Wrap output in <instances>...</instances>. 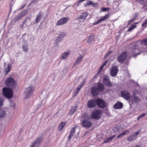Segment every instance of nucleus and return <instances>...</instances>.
Here are the masks:
<instances>
[{
    "label": "nucleus",
    "instance_id": "nucleus-1",
    "mask_svg": "<svg viewBox=\"0 0 147 147\" xmlns=\"http://www.w3.org/2000/svg\"><path fill=\"white\" fill-rule=\"evenodd\" d=\"M103 113L102 110L97 109L93 112L91 115V118L94 119L98 120L100 119Z\"/></svg>",
    "mask_w": 147,
    "mask_h": 147
},
{
    "label": "nucleus",
    "instance_id": "nucleus-2",
    "mask_svg": "<svg viewBox=\"0 0 147 147\" xmlns=\"http://www.w3.org/2000/svg\"><path fill=\"white\" fill-rule=\"evenodd\" d=\"M3 92L4 96L8 99L11 98L13 96V92L12 90L7 88H3Z\"/></svg>",
    "mask_w": 147,
    "mask_h": 147
},
{
    "label": "nucleus",
    "instance_id": "nucleus-3",
    "mask_svg": "<svg viewBox=\"0 0 147 147\" xmlns=\"http://www.w3.org/2000/svg\"><path fill=\"white\" fill-rule=\"evenodd\" d=\"M34 90V88L32 86H30L26 88L24 92V98H29L32 95Z\"/></svg>",
    "mask_w": 147,
    "mask_h": 147
},
{
    "label": "nucleus",
    "instance_id": "nucleus-4",
    "mask_svg": "<svg viewBox=\"0 0 147 147\" xmlns=\"http://www.w3.org/2000/svg\"><path fill=\"white\" fill-rule=\"evenodd\" d=\"M6 85L11 88H13L16 86V84L14 79L12 78H8L5 82Z\"/></svg>",
    "mask_w": 147,
    "mask_h": 147
},
{
    "label": "nucleus",
    "instance_id": "nucleus-5",
    "mask_svg": "<svg viewBox=\"0 0 147 147\" xmlns=\"http://www.w3.org/2000/svg\"><path fill=\"white\" fill-rule=\"evenodd\" d=\"M96 105L98 107L101 109L104 108L106 106V103L105 101L99 98H97L96 99Z\"/></svg>",
    "mask_w": 147,
    "mask_h": 147
},
{
    "label": "nucleus",
    "instance_id": "nucleus-6",
    "mask_svg": "<svg viewBox=\"0 0 147 147\" xmlns=\"http://www.w3.org/2000/svg\"><path fill=\"white\" fill-rule=\"evenodd\" d=\"M28 12V10L25 9L20 12L14 18V21H16L20 19L21 18L26 15L27 13Z\"/></svg>",
    "mask_w": 147,
    "mask_h": 147
},
{
    "label": "nucleus",
    "instance_id": "nucleus-7",
    "mask_svg": "<svg viewBox=\"0 0 147 147\" xmlns=\"http://www.w3.org/2000/svg\"><path fill=\"white\" fill-rule=\"evenodd\" d=\"M127 52L126 51L123 52L118 57L117 59L120 63H123L127 57Z\"/></svg>",
    "mask_w": 147,
    "mask_h": 147
},
{
    "label": "nucleus",
    "instance_id": "nucleus-8",
    "mask_svg": "<svg viewBox=\"0 0 147 147\" xmlns=\"http://www.w3.org/2000/svg\"><path fill=\"white\" fill-rule=\"evenodd\" d=\"M96 105V99H91L89 100L87 103V105L89 108L95 107Z\"/></svg>",
    "mask_w": 147,
    "mask_h": 147
},
{
    "label": "nucleus",
    "instance_id": "nucleus-9",
    "mask_svg": "<svg viewBox=\"0 0 147 147\" xmlns=\"http://www.w3.org/2000/svg\"><path fill=\"white\" fill-rule=\"evenodd\" d=\"M121 96L127 100H128L130 99L131 95L129 93L126 91H123L121 92Z\"/></svg>",
    "mask_w": 147,
    "mask_h": 147
},
{
    "label": "nucleus",
    "instance_id": "nucleus-10",
    "mask_svg": "<svg viewBox=\"0 0 147 147\" xmlns=\"http://www.w3.org/2000/svg\"><path fill=\"white\" fill-rule=\"evenodd\" d=\"M118 71L117 66H113L111 71V75L112 77L115 76L117 74Z\"/></svg>",
    "mask_w": 147,
    "mask_h": 147
},
{
    "label": "nucleus",
    "instance_id": "nucleus-11",
    "mask_svg": "<svg viewBox=\"0 0 147 147\" xmlns=\"http://www.w3.org/2000/svg\"><path fill=\"white\" fill-rule=\"evenodd\" d=\"M91 91L92 96L94 97L97 96L99 94V92H100L97 88L94 86L91 87Z\"/></svg>",
    "mask_w": 147,
    "mask_h": 147
},
{
    "label": "nucleus",
    "instance_id": "nucleus-12",
    "mask_svg": "<svg viewBox=\"0 0 147 147\" xmlns=\"http://www.w3.org/2000/svg\"><path fill=\"white\" fill-rule=\"evenodd\" d=\"M140 99L138 97L136 96L135 95L132 96L131 97V98L129 101L131 102L132 103H137L140 101Z\"/></svg>",
    "mask_w": 147,
    "mask_h": 147
},
{
    "label": "nucleus",
    "instance_id": "nucleus-13",
    "mask_svg": "<svg viewBox=\"0 0 147 147\" xmlns=\"http://www.w3.org/2000/svg\"><path fill=\"white\" fill-rule=\"evenodd\" d=\"M82 125L84 127L89 128L91 126L92 123L90 121L86 120L82 122Z\"/></svg>",
    "mask_w": 147,
    "mask_h": 147
},
{
    "label": "nucleus",
    "instance_id": "nucleus-14",
    "mask_svg": "<svg viewBox=\"0 0 147 147\" xmlns=\"http://www.w3.org/2000/svg\"><path fill=\"white\" fill-rule=\"evenodd\" d=\"M68 20V19L67 18L64 17L61 18L58 21L57 23L56 24V25L59 26L63 25L67 23Z\"/></svg>",
    "mask_w": 147,
    "mask_h": 147
},
{
    "label": "nucleus",
    "instance_id": "nucleus-15",
    "mask_svg": "<svg viewBox=\"0 0 147 147\" xmlns=\"http://www.w3.org/2000/svg\"><path fill=\"white\" fill-rule=\"evenodd\" d=\"M103 82L107 86L110 87L112 86V84L110 82L109 77L107 76L104 77Z\"/></svg>",
    "mask_w": 147,
    "mask_h": 147
},
{
    "label": "nucleus",
    "instance_id": "nucleus-16",
    "mask_svg": "<svg viewBox=\"0 0 147 147\" xmlns=\"http://www.w3.org/2000/svg\"><path fill=\"white\" fill-rule=\"evenodd\" d=\"M84 82H83L78 86L77 89L75 90L73 93L74 96H75L77 95V94L79 92V91L84 85Z\"/></svg>",
    "mask_w": 147,
    "mask_h": 147
},
{
    "label": "nucleus",
    "instance_id": "nucleus-17",
    "mask_svg": "<svg viewBox=\"0 0 147 147\" xmlns=\"http://www.w3.org/2000/svg\"><path fill=\"white\" fill-rule=\"evenodd\" d=\"M42 141V138H37L32 143L37 147H39L40 146Z\"/></svg>",
    "mask_w": 147,
    "mask_h": 147
},
{
    "label": "nucleus",
    "instance_id": "nucleus-18",
    "mask_svg": "<svg viewBox=\"0 0 147 147\" xmlns=\"http://www.w3.org/2000/svg\"><path fill=\"white\" fill-rule=\"evenodd\" d=\"M123 107V104L119 102H117L113 106V108L115 109H120Z\"/></svg>",
    "mask_w": 147,
    "mask_h": 147
},
{
    "label": "nucleus",
    "instance_id": "nucleus-19",
    "mask_svg": "<svg viewBox=\"0 0 147 147\" xmlns=\"http://www.w3.org/2000/svg\"><path fill=\"white\" fill-rule=\"evenodd\" d=\"M76 127H74L72 128L71 129L70 132V135L68 136V140L69 141L71 139L72 137L74 136V134L76 132V130H75V128Z\"/></svg>",
    "mask_w": 147,
    "mask_h": 147
},
{
    "label": "nucleus",
    "instance_id": "nucleus-20",
    "mask_svg": "<svg viewBox=\"0 0 147 147\" xmlns=\"http://www.w3.org/2000/svg\"><path fill=\"white\" fill-rule=\"evenodd\" d=\"M97 88L100 92H102L103 90L104 86L101 83H98Z\"/></svg>",
    "mask_w": 147,
    "mask_h": 147
},
{
    "label": "nucleus",
    "instance_id": "nucleus-21",
    "mask_svg": "<svg viewBox=\"0 0 147 147\" xmlns=\"http://www.w3.org/2000/svg\"><path fill=\"white\" fill-rule=\"evenodd\" d=\"M88 16L87 13L86 12H83L81 15L78 18V20L83 19L84 20Z\"/></svg>",
    "mask_w": 147,
    "mask_h": 147
},
{
    "label": "nucleus",
    "instance_id": "nucleus-22",
    "mask_svg": "<svg viewBox=\"0 0 147 147\" xmlns=\"http://www.w3.org/2000/svg\"><path fill=\"white\" fill-rule=\"evenodd\" d=\"M82 58L83 56L81 55H80V56L78 57L74 63V65H76L78 64L79 62L81 61Z\"/></svg>",
    "mask_w": 147,
    "mask_h": 147
},
{
    "label": "nucleus",
    "instance_id": "nucleus-23",
    "mask_svg": "<svg viewBox=\"0 0 147 147\" xmlns=\"http://www.w3.org/2000/svg\"><path fill=\"white\" fill-rule=\"evenodd\" d=\"M65 125V123L61 122L60 124H59L58 127L59 130L60 131H61L63 129Z\"/></svg>",
    "mask_w": 147,
    "mask_h": 147
},
{
    "label": "nucleus",
    "instance_id": "nucleus-24",
    "mask_svg": "<svg viewBox=\"0 0 147 147\" xmlns=\"http://www.w3.org/2000/svg\"><path fill=\"white\" fill-rule=\"evenodd\" d=\"M115 136V135H113L112 137L107 138L105 139L104 141L105 143H106L111 141L114 137Z\"/></svg>",
    "mask_w": 147,
    "mask_h": 147
},
{
    "label": "nucleus",
    "instance_id": "nucleus-25",
    "mask_svg": "<svg viewBox=\"0 0 147 147\" xmlns=\"http://www.w3.org/2000/svg\"><path fill=\"white\" fill-rule=\"evenodd\" d=\"M69 52H65L62 55V56L61 57V59H65L67 56L69 54Z\"/></svg>",
    "mask_w": 147,
    "mask_h": 147
},
{
    "label": "nucleus",
    "instance_id": "nucleus-26",
    "mask_svg": "<svg viewBox=\"0 0 147 147\" xmlns=\"http://www.w3.org/2000/svg\"><path fill=\"white\" fill-rule=\"evenodd\" d=\"M138 51V50L137 49H135L133 51H131V52L133 54V57H136L137 55L140 54V53H136Z\"/></svg>",
    "mask_w": 147,
    "mask_h": 147
},
{
    "label": "nucleus",
    "instance_id": "nucleus-27",
    "mask_svg": "<svg viewBox=\"0 0 147 147\" xmlns=\"http://www.w3.org/2000/svg\"><path fill=\"white\" fill-rule=\"evenodd\" d=\"M41 13H39V15L37 16L36 19V23L38 22L42 17V15L40 14Z\"/></svg>",
    "mask_w": 147,
    "mask_h": 147
},
{
    "label": "nucleus",
    "instance_id": "nucleus-28",
    "mask_svg": "<svg viewBox=\"0 0 147 147\" xmlns=\"http://www.w3.org/2000/svg\"><path fill=\"white\" fill-rule=\"evenodd\" d=\"M76 109L75 107H72L69 111V115H71L73 114L76 111Z\"/></svg>",
    "mask_w": 147,
    "mask_h": 147
},
{
    "label": "nucleus",
    "instance_id": "nucleus-29",
    "mask_svg": "<svg viewBox=\"0 0 147 147\" xmlns=\"http://www.w3.org/2000/svg\"><path fill=\"white\" fill-rule=\"evenodd\" d=\"M109 17V14H107L105 15V16H103L102 18L100 19L101 21H104L106 20Z\"/></svg>",
    "mask_w": 147,
    "mask_h": 147
},
{
    "label": "nucleus",
    "instance_id": "nucleus-30",
    "mask_svg": "<svg viewBox=\"0 0 147 147\" xmlns=\"http://www.w3.org/2000/svg\"><path fill=\"white\" fill-rule=\"evenodd\" d=\"M135 139L134 137L131 134L128 137L127 139V140L128 141L131 142L134 141Z\"/></svg>",
    "mask_w": 147,
    "mask_h": 147
},
{
    "label": "nucleus",
    "instance_id": "nucleus-31",
    "mask_svg": "<svg viewBox=\"0 0 147 147\" xmlns=\"http://www.w3.org/2000/svg\"><path fill=\"white\" fill-rule=\"evenodd\" d=\"M11 68V65L10 64H9L7 67L5 71H6V74H7L10 71Z\"/></svg>",
    "mask_w": 147,
    "mask_h": 147
},
{
    "label": "nucleus",
    "instance_id": "nucleus-32",
    "mask_svg": "<svg viewBox=\"0 0 147 147\" xmlns=\"http://www.w3.org/2000/svg\"><path fill=\"white\" fill-rule=\"evenodd\" d=\"M5 112L4 111H1L0 112V119L5 117Z\"/></svg>",
    "mask_w": 147,
    "mask_h": 147
},
{
    "label": "nucleus",
    "instance_id": "nucleus-33",
    "mask_svg": "<svg viewBox=\"0 0 147 147\" xmlns=\"http://www.w3.org/2000/svg\"><path fill=\"white\" fill-rule=\"evenodd\" d=\"M23 50L25 52H27L28 50V48L27 46L26 45H23L22 46Z\"/></svg>",
    "mask_w": 147,
    "mask_h": 147
},
{
    "label": "nucleus",
    "instance_id": "nucleus-34",
    "mask_svg": "<svg viewBox=\"0 0 147 147\" xmlns=\"http://www.w3.org/2000/svg\"><path fill=\"white\" fill-rule=\"evenodd\" d=\"M141 43L144 45H147V38L141 40Z\"/></svg>",
    "mask_w": 147,
    "mask_h": 147
},
{
    "label": "nucleus",
    "instance_id": "nucleus-35",
    "mask_svg": "<svg viewBox=\"0 0 147 147\" xmlns=\"http://www.w3.org/2000/svg\"><path fill=\"white\" fill-rule=\"evenodd\" d=\"M140 132L141 130H139L136 132H133L131 134L134 137L135 136L138 135Z\"/></svg>",
    "mask_w": 147,
    "mask_h": 147
},
{
    "label": "nucleus",
    "instance_id": "nucleus-36",
    "mask_svg": "<svg viewBox=\"0 0 147 147\" xmlns=\"http://www.w3.org/2000/svg\"><path fill=\"white\" fill-rule=\"evenodd\" d=\"M62 40V38L58 36L56 38L55 40L56 44H58Z\"/></svg>",
    "mask_w": 147,
    "mask_h": 147
},
{
    "label": "nucleus",
    "instance_id": "nucleus-37",
    "mask_svg": "<svg viewBox=\"0 0 147 147\" xmlns=\"http://www.w3.org/2000/svg\"><path fill=\"white\" fill-rule=\"evenodd\" d=\"M94 36H90L88 38V39L87 42L88 43H90V42L92 41L94 39Z\"/></svg>",
    "mask_w": 147,
    "mask_h": 147
},
{
    "label": "nucleus",
    "instance_id": "nucleus-38",
    "mask_svg": "<svg viewBox=\"0 0 147 147\" xmlns=\"http://www.w3.org/2000/svg\"><path fill=\"white\" fill-rule=\"evenodd\" d=\"M83 117L85 118L86 119H90L91 118V117H90L89 116L87 113H84L83 115Z\"/></svg>",
    "mask_w": 147,
    "mask_h": 147
},
{
    "label": "nucleus",
    "instance_id": "nucleus-39",
    "mask_svg": "<svg viewBox=\"0 0 147 147\" xmlns=\"http://www.w3.org/2000/svg\"><path fill=\"white\" fill-rule=\"evenodd\" d=\"M129 131L128 130H126L122 133H121V135L122 136H124L126 134H128L129 133Z\"/></svg>",
    "mask_w": 147,
    "mask_h": 147
},
{
    "label": "nucleus",
    "instance_id": "nucleus-40",
    "mask_svg": "<svg viewBox=\"0 0 147 147\" xmlns=\"http://www.w3.org/2000/svg\"><path fill=\"white\" fill-rule=\"evenodd\" d=\"M136 27V25H134L133 26H131L130 27V28H128V31L130 32L133 29H134V28Z\"/></svg>",
    "mask_w": 147,
    "mask_h": 147
},
{
    "label": "nucleus",
    "instance_id": "nucleus-41",
    "mask_svg": "<svg viewBox=\"0 0 147 147\" xmlns=\"http://www.w3.org/2000/svg\"><path fill=\"white\" fill-rule=\"evenodd\" d=\"M109 9V8H106L105 7H103L101 8V11L102 12L108 10Z\"/></svg>",
    "mask_w": 147,
    "mask_h": 147
},
{
    "label": "nucleus",
    "instance_id": "nucleus-42",
    "mask_svg": "<svg viewBox=\"0 0 147 147\" xmlns=\"http://www.w3.org/2000/svg\"><path fill=\"white\" fill-rule=\"evenodd\" d=\"M66 35V34L64 33H62L59 36V37L61 38L64 37Z\"/></svg>",
    "mask_w": 147,
    "mask_h": 147
},
{
    "label": "nucleus",
    "instance_id": "nucleus-43",
    "mask_svg": "<svg viewBox=\"0 0 147 147\" xmlns=\"http://www.w3.org/2000/svg\"><path fill=\"white\" fill-rule=\"evenodd\" d=\"M92 2L91 1H88L86 2V5H92Z\"/></svg>",
    "mask_w": 147,
    "mask_h": 147
},
{
    "label": "nucleus",
    "instance_id": "nucleus-44",
    "mask_svg": "<svg viewBox=\"0 0 147 147\" xmlns=\"http://www.w3.org/2000/svg\"><path fill=\"white\" fill-rule=\"evenodd\" d=\"M147 24V19H146L145 21L143 22L142 26L144 27Z\"/></svg>",
    "mask_w": 147,
    "mask_h": 147
},
{
    "label": "nucleus",
    "instance_id": "nucleus-45",
    "mask_svg": "<svg viewBox=\"0 0 147 147\" xmlns=\"http://www.w3.org/2000/svg\"><path fill=\"white\" fill-rule=\"evenodd\" d=\"M112 51H110L105 56V58H106L111 53H112Z\"/></svg>",
    "mask_w": 147,
    "mask_h": 147
},
{
    "label": "nucleus",
    "instance_id": "nucleus-46",
    "mask_svg": "<svg viewBox=\"0 0 147 147\" xmlns=\"http://www.w3.org/2000/svg\"><path fill=\"white\" fill-rule=\"evenodd\" d=\"M137 1L139 2L140 3L144 4L145 2V0H137Z\"/></svg>",
    "mask_w": 147,
    "mask_h": 147
},
{
    "label": "nucleus",
    "instance_id": "nucleus-47",
    "mask_svg": "<svg viewBox=\"0 0 147 147\" xmlns=\"http://www.w3.org/2000/svg\"><path fill=\"white\" fill-rule=\"evenodd\" d=\"M3 101V99L2 98L0 97V107L2 106Z\"/></svg>",
    "mask_w": 147,
    "mask_h": 147
},
{
    "label": "nucleus",
    "instance_id": "nucleus-48",
    "mask_svg": "<svg viewBox=\"0 0 147 147\" xmlns=\"http://www.w3.org/2000/svg\"><path fill=\"white\" fill-rule=\"evenodd\" d=\"M114 131H119V130L117 127H115L113 128Z\"/></svg>",
    "mask_w": 147,
    "mask_h": 147
},
{
    "label": "nucleus",
    "instance_id": "nucleus-49",
    "mask_svg": "<svg viewBox=\"0 0 147 147\" xmlns=\"http://www.w3.org/2000/svg\"><path fill=\"white\" fill-rule=\"evenodd\" d=\"M146 114L145 113H143L141 115L140 117V118H142L145 115H146Z\"/></svg>",
    "mask_w": 147,
    "mask_h": 147
},
{
    "label": "nucleus",
    "instance_id": "nucleus-50",
    "mask_svg": "<svg viewBox=\"0 0 147 147\" xmlns=\"http://www.w3.org/2000/svg\"><path fill=\"white\" fill-rule=\"evenodd\" d=\"M92 5L94 7H95L97 6L98 4L97 3H92Z\"/></svg>",
    "mask_w": 147,
    "mask_h": 147
},
{
    "label": "nucleus",
    "instance_id": "nucleus-51",
    "mask_svg": "<svg viewBox=\"0 0 147 147\" xmlns=\"http://www.w3.org/2000/svg\"><path fill=\"white\" fill-rule=\"evenodd\" d=\"M108 62V60H106L103 64L102 65L104 66Z\"/></svg>",
    "mask_w": 147,
    "mask_h": 147
},
{
    "label": "nucleus",
    "instance_id": "nucleus-52",
    "mask_svg": "<svg viewBox=\"0 0 147 147\" xmlns=\"http://www.w3.org/2000/svg\"><path fill=\"white\" fill-rule=\"evenodd\" d=\"M101 20H100V19L97 22H95L94 23V24H98L101 22Z\"/></svg>",
    "mask_w": 147,
    "mask_h": 147
},
{
    "label": "nucleus",
    "instance_id": "nucleus-53",
    "mask_svg": "<svg viewBox=\"0 0 147 147\" xmlns=\"http://www.w3.org/2000/svg\"><path fill=\"white\" fill-rule=\"evenodd\" d=\"M27 19H28L29 20H30V19H31V18H29V17H28V18H26V19H25V20L24 21V22H26V20H27Z\"/></svg>",
    "mask_w": 147,
    "mask_h": 147
},
{
    "label": "nucleus",
    "instance_id": "nucleus-54",
    "mask_svg": "<svg viewBox=\"0 0 147 147\" xmlns=\"http://www.w3.org/2000/svg\"><path fill=\"white\" fill-rule=\"evenodd\" d=\"M38 1V0H34L32 1V3H34L35 2H37Z\"/></svg>",
    "mask_w": 147,
    "mask_h": 147
},
{
    "label": "nucleus",
    "instance_id": "nucleus-55",
    "mask_svg": "<svg viewBox=\"0 0 147 147\" xmlns=\"http://www.w3.org/2000/svg\"><path fill=\"white\" fill-rule=\"evenodd\" d=\"M121 136H122L121 135V134H120L119 135H118L117 136V138H119Z\"/></svg>",
    "mask_w": 147,
    "mask_h": 147
},
{
    "label": "nucleus",
    "instance_id": "nucleus-56",
    "mask_svg": "<svg viewBox=\"0 0 147 147\" xmlns=\"http://www.w3.org/2000/svg\"><path fill=\"white\" fill-rule=\"evenodd\" d=\"M25 6V5H24L23 6H22L19 9H22Z\"/></svg>",
    "mask_w": 147,
    "mask_h": 147
},
{
    "label": "nucleus",
    "instance_id": "nucleus-57",
    "mask_svg": "<svg viewBox=\"0 0 147 147\" xmlns=\"http://www.w3.org/2000/svg\"><path fill=\"white\" fill-rule=\"evenodd\" d=\"M104 66H103V65H102L100 67V69H102L103 67H104Z\"/></svg>",
    "mask_w": 147,
    "mask_h": 147
},
{
    "label": "nucleus",
    "instance_id": "nucleus-58",
    "mask_svg": "<svg viewBox=\"0 0 147 147\" xmlns=\"http://www.w3.org/2000/svg\"><path fill=\"white\" fill-rule=\"evenodd\" d=\"M140 118V116H139L137 119V120H138Z\"/></svg>",
    "mask_w": 147,
    "mask_h": 147
},
{
    "label": "nucleus",
    "instance_id": "nucleus-59",
    "mask_svg": "<svg viewBox=\"0 0 147 147\" xmlns=\"http://www.w3.org/2000/svg\"><path fill=\"white\" fill-rule=\"evenodd\" d=\"M135 147H140V146H139L138 145H137Z\"/></svg>",
    "mask_w": 147,
    "mask_h": 147
},
{
    "label": "nucleus",
    "instance_id": "nucleus-60",
    "mask_svg": "<svg viewBox=\"0 0 147 147\" xmlns=\"http://www.w3.org/2000/svg\"><path fill=\"white\" fill-rule=\"evenodd\" d=\"M146 99L147 100V96L146 97Z\"/></svg>",
    "mask_w": 147,
    "mask_h": 147
},
{
    "label": "nucleus",
    "instance_id": "nucleus-61",
    "mask_svg": "<svg viewBox=\"0 0 147 147\" xmlns=\"http://www.w3.org/2000/svg\"><path fill=\"white\" fill-rule=\"evenodd\" d=\"M84 6H85V7H86V5H84Z\"/></svg>",
    "mask_w": 147,
    "mask_h": 147
}]
</instances>
